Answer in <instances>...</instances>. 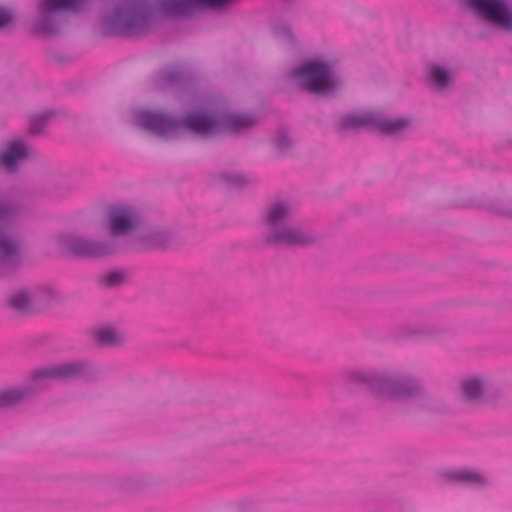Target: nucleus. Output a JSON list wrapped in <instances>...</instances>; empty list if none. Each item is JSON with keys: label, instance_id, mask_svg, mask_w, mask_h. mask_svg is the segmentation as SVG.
Listing matches in <instances>:
<instances>
[{"label": "nucleus", "instance_id": "nucleus-1", "mask_svg": "<svg viewBox=\"0 0 512 512\" xmlns=\"http://www.w3.org/2000/svg\"><path fill=\"white\" fill-rule=\"evenodd\" d=\"M131 124L152 136L171 141L178 139L185 129L201 135L243 133L256 124L249 113H237L225 105H213L178 117L162 107L142 106L130 111Z\"/></svg>", "mask_w": 512, "mask_h": 512}, {"label": "nucleus", "instance_id": "nucleus-2", "mask_svg": "<svg viewBox=\"0 0 512 512\" xmlns=\"http://www.w3.org/2000/svg\"><path fill=\"white\" fill-rule=\"evenodd\" d=\"M340 63V57L335 54L315 55L293 66L288 77L293 84L311 95L331 98L346 87Z\"/></svg>", "mask_w": 512, "mask_h": 512}, {"label": "nucleus", "instance_id": "nucleus-3", "mask_svg": "<svg viewBox=\"0 0 512 512\" xmlns=\"http://www.w3.org/2000/svg\"><path fill=\"white\" fill-rule=\"evenodd\" d=\"M346 381L383 403L405 402L420 398L424 394V388L419 381L401 378L389 371L353 368L347 371Z\"/></svg>", "mask_w": 512, "mask_h": 512}, {"label": "nucleus", "instance_id": "nucleus-4", "mask_svg": "<svg viewBox=\"0 0 512 512\" xmlns=\"http://www.w3.org/2000/svg\"><path fill=\"white\" fill-rule=\"evenodd\" d=\"M294 203L289 199L270 201L262 214L265 226L264 241L273 246L308 247L318 242V236L311 229L291 222Z\"/></svg>", "mask_w": 512, "mask_h": 512}, {"label": "nucleus", "instance_id": "nucleus-5", "mask_svg": "<svg viewBox=\"0 0 512 512\" xmlns=\"http://www.w3.org/2000/svg\"><path fill=\"white\" fill-rule=\"evenodd\" d=\"M343 130L371 129L387 137H400L416 127V119L410 114L389 117L376 110L350 113L339 119Z\"/></svg>", "mask_w": 512, "mask_h": 512}, {"label": "nucleus", "instance_id": "nucleus-6", "mask_svg": "<svg viewBox=\"0 0 512 512\" xmlns=\"http://www.w3.org/2000/svg\"><path fill=\"white\" fill-rule=\"evenodd\" d=\"M151 9L143 2L122 4L103 19L102 29L109 35H128L143 31L151 21Z\"/></svg>", "mask_w": 512, "mask_h": 512}, {"label": "nucleus", "instance_id": "nucleus-7", "mask_svg": "<svg viewBox=\"0 0 512 512\" xmlns=\"http://www.w3.org/2000/svg\"><path fill=\"white\" fill-rule=\"evenodd\" d=\"M104 220L106 230L113 238L136 237L143 228L140 208L128 201L109 204L105 209Z\"/></svg>", "mask_w": 512, "mask_h": 512}, {"label": "nucleus", "instance_id": "nucleus-8", "mask_svg": "<svg viewBox=\"0 0 512 512\" xmlns=\"http://www.w3.org/2000/svg\"><path fill=\"white\" fill-rule=\"evenodd\" d=\"M83 0H40L33 31L44 37L55 36L62 31L60 13L78 8Z\"/></svg>", "mask_w": 512, "mask_h": 512}, {"label": "nucleus", "instance_id": "nucleus-9", "mask_svg": "<svg viewBox=\"0 0 512 512\" xmlns=\"http://www.w3.org/2000/svg\"><path fill=\"white\" fill-rule=\"evenodd\" d=\"M57 244L64 253L87 259H102L113 253L107 242L94 240L74 232L59 235Z\"/></svg>", "mask_w": 512, "mask_h": 512}, {"label": "nucleus", "instance_id": "nucleus-10", "mask_svg": "<svg viewBox=\"0 0 512 512\" xmlns=\"http://www.w3.org/2000/svg\"><path fill=\"white\" fill-rule=\"evenodd\" d=\"M486 23L501 31H512V3L509 0H466Z\"/></svg>", "mask_w": 512, "mask_h": 512}, {"label": "nucleus", "instance_id": "nucleus-11", "mask_svg": "<svg viewBox=\"0 0 512 512\" xmlns=\"http://www.w3.org/2000/svg\"><path fill=\"white\" fill-rule=\"evenodd\" d=\"M490 379L478 372L463 375L458 382L457 393L460 401L469 407L483 405L488 400Z\"/></svg>", "mask_w": 512, "mask_h": 512}, {"label": "nucleus", "instance_id": "nucleus-12", "mask_svg": "<svg viewBox=\"0 0 512 512\" xmlns=\"http://www.w3.org/2000/svg\"><path fill=\"white\" fill-rule=\"evenodd\" d=\"M32 158V149L21 136H11L0 144V168L9 174L17 173Z\"/></svg>", "mask_w": 512, "mask_h": 512}, {"label": "nucleus", "instance_id": "nucleus-13", "mask_svg": "<svg viewBox=\"0 0 512 512\" xmlns=\"http://www.w3.org/2000/svg\"><path fill=\"white\" fill-rule=\"evenodd\" d=\"M456 78L454 68L446 62L432 60L426 63L424 79L427 87L434 93L442 95L452 89Z\"/></svg>", "mask_w": 512, "mask_h": 512}, {"label": "nucleus", "instance_id": "nucleus-14", "mask_svg": "<svg viewBox=\"0 0 512 512\" xmlns=\"http://www.w3.org/2000/svg\"><path fill=\"white\" fill-rule=\"evenodd\" d=\"M441 480L446 484H458L474 489H484L490 484L486 473L470 468H450L440 472Z\"/></svg>", "mask_w": 512, "mask_h": 512}, {"label": "nucleus", "instance_id": "nucleus-15", "mask_svg": "<svg viewBox=\"0 0 512 512\" xmlns=\"http://www.w3.org/2000/svg\"><path fill=\"white\" fill-rule=\"evenodd\" d=\"M21 261V246L16 235L7 228L0 229V267L14 269Z\"/></svg>", "mask_w": 512, "mask_h": 512}, {"label": "nucleus", "instance_id": "nucleus-16", "mask_svg": "<svg viewBox=\"0 0 512 512\" xmlns=\"http://www.w3.org/2000/svg\"><path fill=\"white\" fill-rule=\"evenodd\" d=\"M5 305L20 314L38 311L33 285H22L12 289L5 298Z\"/></svg>", "mask_w": 512, "mask_h": 512}, {"label": "nucleus", "instance_id": "nucleus-17", "mask_svg": "<svg viewBox=\"0 0 512 512\" xmlns=\"http://www.w3.org/2000/svg\"><path fill=\"white\" fill-rule=\"evenodd\" d=\"M56 381L84 379L91 375L92 367L88 360L71 359L54 363Z\"/></svg>", "mask_w": 512, "mask_h": 512}, {"label": "nucleus", "instance_id": "nucleus-18", "mask_svg": "<svg viewBox=\"0 0 512 512\" xmlns=\"http://www.w3.org/2000/svg\"><path fill=\"white\" fill-rule=\"evenodd\" d=\"M231 0H160V7L171 13H185L192 9L219 8Z\"/></svg>", "mask_w": 512, "mask_h": 512}, {"label": "nucleus", "instance_id": "nucleus-19", "mask_svg": "<svg viewBox=\"0 0 512 512\" xmlns=\"http://www.w3.org/2000/svg\"><path fill=\"white\" fill-rule=\"evenodd\" d=\"M91 340L101 348H116L122 346L126 337L123 332L112 325H100L89 332Z\"/></svg>", "mask_w": 512, "mask_h": 512}, {"label": "nucleus", "instance_id": "nucleus-20", "mask_svg": "<svg viewBox=\"0 0 512 512\" xmlns=\"http://www.w3.org/2000/svg\"><path fill=\"white\" fill-rule=\"evenodd\" d=\"M35 394L30 385L19 384L0 389V409L18 406Z\"/></svg>", "mask_w": 512, "mask_h": 512}, {"label": "nucleus", "instance_id": "nucleus-21", "mask_svg": "<svg viewBox=\"0 0 512 512\" xmlns=\"http://www.w3.org/2000/svg\"><path fill=\"white\" fill-rule=\"evenodd\" d=\"M135 238L146 248H162L168 245L171 235L165 228L146 226L143 223L142 230L137 233Z\"/></svg>", "mask_w": 512, "mask_h": 512}, {"label": "nucleus", "instance_id": "nucleus-22", "mask_svg": "<svg viewBox=\"0 0 512 512\" xmlns=\"http://www.w3.org/2000/svg\"><path fill=\"white\" fill-rule=\"evenodd\" d=\"M33 290L38 310L62 299L59 289L49 283L33 285Z\"/></svg>", "mask_w": 512, "mask_h": 512}, {"label": "nucleus", "instance_id": "nucleus-23", "mask_svg": "<svg viewBox=\"0 0 512 512\" xmlns=\"http://www.w3.org/2000/svg\"><path fill=\"white\" fill-rule=\"evenodd\" d=\"M56 112L48 109L30 115L27 126V133L31 137H38L43 134L47 124L55 117Z\"/></svg>", "mask_w": 512, "mask_h": 512}, {"label": "nucleus", "instance_id": "nucleus-24", "mask_svg": "<svg viewBox=\"0 0 512 512\" xmlns=\"http://www.w3.org/2000/svg\"><path fill=\"white\" fill-rule=\"evenodd\" d=\"M275 37L287 46L294 47L298 45L299 38L293 27L285 22L276 23L273 27Z\"/></svg>", "mask_w": 512, "mask_h": 512}, {"label": "nucleus", "instance_id": "nucleus-25", "mask_svg": "<svg viewBox=\"0 0 512 512\" xmlns=\"http://www.w3.org/2000/svg\"><path fill=\"white\" fill-rule=\"evenodd\" d=\"M56 374L54 364L38 367L30 372L27 385L32 387L47 381H56Z\"/></svg>", "mask_w": 512, "mask_h": 512}, {"label": "nucleus", "instance_id": "nucleus-26", "mask_svg": "<svg viewBox=\"0 0 512 512\" xmlns=\"http://www.w3.org/2000/svg\"><path fill=\"white\" fill-rule=\"evenodd\" d=\"M56 374L54 364L38 367L30 372L27 385L32 387L47 381H56Z\"/></svg>", "mask_w": 512, "mask_h": 512}, {"label": "nucleus", "instance_id": "nucleus-27", "mask_svg": "<svg viewBox=\"0 0 512 512\" xmlns=\"http://www.w3.org/2000/svg\"><path fill=\"white\" fill-rule=\"evenodd\" d=\"M127 280V274L124 271H109L101 277V281L108 287H118Z\"/></svg>", "mask_w": 512, "mask_h": 512}, {"label": "nucleus", "instance_id": "nucleus-28", "mask_svg": "<svg viewBox=\"0 0 512 512\" xmlns=\"http://www.w3.org/2000/svg\"><path fill=\"white\" fill-rule=\"evenodd\" d=\"M273 141L276 147L282 152L287 151L293 143L291 135L285 130L277 131L274 135Z\"/></svg>", "mask_w": 512, "mask_h": 512}, {"label": "nucleus", "instance_id": "nucleus-29", "mask_svg": "<svg viewBox=\"0 0 512 512\" xmlns=\"http://www.w3.org/2000/svg\"><path fill=\"white\" fill-rule=\"evenodd\" d=\"M15 22V11L10 7L0 5V30L12 26Z\"/></svg>", "mask_w": 512, "mask_h": 512}, {"label": "nucleus", "instance_id": "nucleus-30", "mask_svg": "<svg viewBox=\"0 0 512 512\" xmlns=\"http://www.w3.org/2000/svg\"><path fill=\"white\" fill-rule=\"evenodd\" d=\"M224 180L236 186H244L249 183L248 177L239 171H226L222 174Z\"/></svg>", "mask_w": 512, "mask_h": 512}, {"label": "nucleus", "instance_id": "nucleus-31", "mask_svg": "<svg viewBox=\"0 0 512 512\" xmlns=\"http://www.w3.org/2000/svg\"><path fill=\"white\" fill-rule=\"evenodd\" d=\"M500 212L507 216V217H510L512 218V200L508 203H506L500 210Z\"/></svg>", "mask_w": 512, "mask_h": 512}, {"label": "nucleus", "instance_id": "nucleus-32", "mask_svg": "<svg viewBox=\"0 0 512 512\" xmlns=\"http://www.w3.org/2000/svg\"><path fill=\"white\" fill-rule=\"evenodd\" d=\"M7 210H8L7 205H5L4 203H0V217H2L3 215H5V213L7 212Z\"/></svg>", "mask_w": 512, "mask_h": 512}]
</instances>
